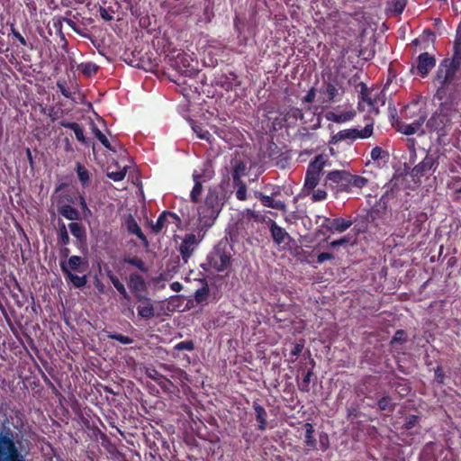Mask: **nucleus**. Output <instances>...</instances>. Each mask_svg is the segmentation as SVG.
Instances as JSON below:
<instances>
[{"instance_id":"47","label":"nucleus","mask_w":461,"mask_h":461,"mask_svg":"<svg viewBox=\"0 0 461 461\" xmlns=\"http://www.w3.org/2000/svg\"><path fill=\"white\" fill-rule=\"evenodd\" d=\"M378 407L382 411H391L393 410V403L389 397H383L378 402Z\"/></svg>"},{"instance_id":"8","label":"nucleus","mask_w":461,"mask_h":461,"mask_svg":"<svg viewBox=\"0 0 461 461\" xmlns=\"http://www.w3.org/2000/svg\"><path fill=\"white\" fill-rule=\"evenodd\" d=\"M212 176L213 171L212 170L211 166L208 164H203L201 170H194L193 172L192 176L194 185L190 193V198L192 202L197 203L199 201L203 191V184L209 181Z\"/></svg>"},{"instance_id":"40","label":"nucleus","mask_w":461,"mask_h":461,"mask_svg":"<svg viewBox=\"0 0 461 461\" xmlns=\"http://www.w3.org/2000/svg\"><path fill=\"white\" fill-rule=\"evenodd\" d=\"M193 131L196 133L197 137L201 140H205L207 141H210L211 134L208 131L203 130L199 125H193L192 126Z\"/></svg>"},{"instance_id":"18","label":"nucleus","mask_w":461,"mask_h":461,"mask_svg":"<svg viewBox=\"0 0 461 461\" xmlns=\"http://www.w3.org/2000/svg\"><path fill=\"white\" fill-rule=\"evenodd\" d=\"M255 196L258 198L261 201L262 204L266 207H269L279 211H285L286 209L285 203L279 200H275L272 196L265 195L260 192H256Z\"/></svg>"},{"instance_id":"1","label":"nucleus","mask_w":461,"mask_h":461,"mask_svg":"<svg viewBox=\"0 0 461 461\" xmlns=\"http://www.w3.org/2000/svg\"><path fill=\"white\" fill-rule=\"evenodd\" d=\"M222 203L216 187L209 188L204 203L198 208V221L210 228L221 210Z\"/></svg>"},{"instance_id":"14","label":"nucleus","mask_w":461,"mask_h":461,"mask_svg":"<svg viewBox=\"0 0 461 461\" xmlns=\"http://www.w3.org/2000/svg\"><path fill=\"white\" fill-rule=\"evenodd\" d=\"M128 286L136 299L146 296L147 285L141 276L131 274L128 280Z\"/></svg>"},{"instance_id":"24","label":"nucleus","mask_w":461,"mask_h":461,"mask_svg":"<svg viewBox=\"0 0 461 461\" xmlns=\"http://www.w3.org/2000/svg\"><path fill=\"white\" fill-rule=\"evenodd\" d=\"M126 175V166L120 167L117 163L113 165H110L107 167V176L115 181H121L125 177Z\"/></svg>"},{"instance_id":"49","label":"nucleus","mask_w":461,"mask_h":461,"mask_svg":"<svg viewBox=\"0 0 461 461\" xmlns=\"http://www.w3.org/2000/svg\"><path fill=\"white\" fill-rule=\"evenodd\" d=\"M399 131L405 135H412V134L416 133V131L413 130L411 125H410L409 123H404V122L400 124Z\"/></svg>"},{"instance_id":"44","label":"nucleus","mask_w":461,"mask_h":461,"mask_svg":"<svg viewBox=\"0 0 461 461\" xmlns=\"http://www.w3.org/2000/svg\"><path fill=\"white\" fill-rule=\"evenodd\" d=\"M311 376H312V372L311 371H308L304 375L303 378L299 383V388H300L301 391H303V392H308L309 391Z\"/></svg>"},{"instance_id":"31","label":"nucleus","mask_w":461,"mask_h":461,"mask_svg":"<svg viewBox=\"0 0 461 461\" xmlns=\"http://www.w3.org/2000/svg\"><path fill=\"white\" fill-rule=\"evenodd\" d=\"M66 277L73 284V285L77 288H81L86 284V276H77L73 274L72 272L64 273Z\"/></svg>"},{"instance_id":"55","label":"nucleus","mask_w":461,"mask_h":461,"mask_svg":"<svg viewBox=\"0 0 461 461\" xmlns=\"http://www.w3.org/2000/svg\"><path fill=\"white\" fill-rule=\"evenodd\" d=\"M303 348V344H302V343L295 344L294 348L291 351V355L294 357L299 356L302 353Z\"/></svg>"},{"instance_id":"52","label":"nucleus","mask_w":461,"mask_h":461,"mask_svg":"<svg viewBox=\"0 0 461 461\" xmlns=\"http://www.w3.org/2000/svg\"><path fill=\"white\" fill-rule=\"evenodd\" d=\"M97 71V67L95 64H86L83 72L86 75H92Z\"/></svg>"},{"instance_id":"3","label":"nucleus","mask_w":461,"mask_h":461,"mask_svg":"<svg viewBox=\"0 0 461 461\" xmlns=\"http://www.w3.org/2000/svg\"><path fill=\"white\" fill-rule=\"evenodd\" d=\"M457 111L449 108L447 104H442L439 109L429 119L427 127L438 135H445L450 127L454 119H459Z\"/></svg>"},{"instance_id":"10","label":"nucleus","mask_w":461,"mask_h":461,"mask_svg":"<svg viewBox=\"0 0 461 461\" xmlns=\"http://www.w3.org/2000/svg\"><path fill=\"white\" fill-rule=\"evenodd\" d=\"M0 461H23L12 438L0 436Z\"/></svg>"},{"instance_id":"15","label":"nucleus","mask_w":461,"mask_h":461,"mask_svg":"<svg viewBox=\"0 0 461 461\" xmlns=\"http://www.w3.org/2000/svg\"><path fill=\"white\" fill-rule=\"evenodd\" d=\"M60 267L63 273L80 272L83 273L87 268V262L79 256H71L67 262H61Z\"/></svg>"},{"instance_id":"38","label":"nucleus","mask_w":461,"mask_h":461,"mask_svg":"<svg viewBox=\"0 0 461 461\" xmlns=\"http://www.w3.org/2000/svg\"><path fill=\"white\" fill-rule=\"evenodd\" d=\"M59 241L62 245H67L69 243V236L67 230V227L64 223L59 225Z\"/></svg>"},{"instance_id":"62","label":"nucleus","mask_w":461,"mask_h":461,"mask_svg":"<svg viewBox=\"0 0 461 461\" xmlns=\"http://www.w3.org/2000/svg\"><path fill=\"white\" fill-rule=\"evenodd\" d=\"M59 87L60 89V92L61 94L65 96V97H68L69 98L70 97V93L68 90H67L65 87H63L62 86L59 85Z\"/></svg>"},{"instance_id":"20","label":"nucleus","mask_w":461,"mask_h":461,"mask_svg":"<svg viewBox=\"0 0 461 461\" xmlns=\"http://www.w3.org/2000/svg\"><path fill=\"white\" fill-rule=\"evenodd\" d=\"M356 116V112L354 110H348L342 113H334L330 112L327 113L326 118L329 121L337 122V123H342L345 122L351 121Z\"/></svg>"},{"instance_id":"17","label":"nucleus","mask_w":461,"mask_h":461,"mask_svg":"<svg viewBox=\"0 0 461 461\" xmlns=\"http://www.w3.org/2000/svg\"><path fill=\"white\" fill-rule=\"evenodd\" d=\"M436 60L433 56L428 52H423L418 57L417 70L422 77L426 76L429 71L434 68Z\"/></svg>"},{"instance_id":"9","label":"nucleus","mask_w":461,"mask_h":461,"mask_svg":"<svg viewBox=\"0 0 461 461\" xmlns=\"http://www.w3.org/2000/svg\"><path fill=\"white\" fill-rule=\"evenodd\" d=\"M436 167V159L432 156L427 155L422 161L411 169V176L415 183H419L423 176L430 175Z\"/></svg>"},{"instance_id":"46","label":"nucleus","mask_w":461,"mask_h":461,"mask_svg":"<svg viewBox=\"0 0 461 461\" xmlns=\"http://www.w3.org/2000/svg\"><path fill=\"white\" fill-rule=\"evenodd\" d=\"M327 198V192L324 189L319 188L313 191L312 200L313 202H321Z\"/></svg>"},{"instance_id":"16","label":"nucleus","mask_w":461,"mask_h":461,"mask_svg":"<svg viewBox=\"0 0 461 461\" xmlns=\"http://www.w3.org/2000/svg\"><path fill=\"white\" fill-rule=\"evenodd\" d=\"M172 67L180 74L189 77L194 69L191 67L190 58L185 53L179 52L172 62Z\"/></svg>"},{"instance_id":"34","label":"nucleus","mask_w":461,"mask_h":461,"mask_svg":"<svg viewBox=\"0 0 461 461\" xmlns=\"http://www.w3.org/2000/svg\"><path fill=\"white\" fill-rule=\"evenodd\" d=\"M68 229L71 232V234L76 237L78 240H81L85 236V229L84 227L77 223V222H72L68 224Z\"/></svg>"},{"instance_id":"28","label":"nucleus","mask_w":461,"mask_h":461,"mask_svg":"<svg viewBox=\"0 0 461 461\" xmlns=\"http://www.w3.org/2000/svg\"><path fill=\"white\" fill-rule=\"evenodd\" d=\"M61 125L65 128L72 130L76 135L77 140L82 143H86L84 131L79 124L76 122H61Z\"/></svg>"},{"instance_id":"26","label":"nucleus","mask_w":461,"mask_h":461,"mask_svg":"<svg viewBox=\"0 0 461 461\" xmlns=\"http://www.w3.org/2000/svg\"><path fill=\"white\" fill-rule=\"evenodd\" d=\"M127 230L130 233L136 235L140 240H146V237L142 233L140 227L132 217L127 220Z\"/></svg>"},{"instance_id":"22","label":"nucleus","mask_w":461,"mask_h":461,"mask_svg":"<svg viewBox=\"0 0 461 461\" xmlns=\"http://www.w3.org/2000/svg\"><path fill=\"white\" fill-rule=\"evenodd\" d=\"M170 220H176V215L171 212H164L158 218L156 223L152 226L154 232L158 233L171 222Z\"/></svg>"},{"instance_id":"45","label":"nucleus","mask_w":461,"mask_h":461,"mask_svg":"<svg viewBox=\"0 0 461 461\" xmlns=\"http://www.w3.org/2000/svg\"><path fill=\"white\" fill-rule=\"evenodd\" d=\"M385 156L386 153L380 147L373 148L370 153L371 158L375 161L383 159Z\"/></svg>"},{"instance_id":"21","label":"nucleus","mask_w":461,"mask_h":461,"mask_svg":"<svg viewBox=\"0 0 461 461\" xmlns=\"http://www.w3.org/2000/svg\"><path fill=\"white\" fill-rule=\"evenodd\" d=\"M387 200L383 196L375 204L370 212V217L373 220L384 219L387 211Z\"/></svg>"},{"instance_id":"64","label":"nucleus","mask_w":461,"mask_h":461,"mask_svg":"<svg viewBox=\"0 0 461 461\" xmlns=\"http://www.w3.org/2000/svg\"><path fill=\"white\" fill-rule=\"evenodd\" d=\"M436 376H437V380H438V383H442L443 382V376L440 374L439 368H438L436 370Z\"/></svg>"},{"instance_id":"59","label":"nucleus","mask_w":461,"mask_h":461,"mask_svg":"<svg viewBox=\"0 0 461 461\" xmlns=\"http://www.w3.org/2000/svg\"><path fill=\"white\" fill-rule=\"evenodd\" d=\"M170 288L174 291V292H180L183 288L182 285L179 283V282H173L171 285H170Z\"/></svg>"},{"instance_id":"48","label":"nucleus","mask_w":461,"mask_h":461,"mask_svg":"<svg viewBox=\"0 0 461 461\" xmlns=\"http://www.w3.org/2000/svg\"><path fill=\"white\" fill-rule=\"evenodd\" d=\"M208 287L204 286L195 292L194 297L198 303H202L208 295Z\"/></svg>"},{"instance_id":"33","label":"nucleus","mask_w":461,"mask_h":461,"mask_svg":"<svg viewBox=\"0 0 461 461\" xmlns=\"http://www.w3.org/2000/svg\"><path fill=\"white\" fill-rule=\"evenodd\" d=\"M110 281L113 285V286L117 289V291L123 296V298L129 300L130 295L126 291L124 285L119 280V278L113 274L110 273L108 275Z\"/></svg>"},{"instance_id":"13","label":"nucleus","mask_w":461,"mask_h":461,"mask_svg":"<svg viewBox=\"0 0 461 461\" xmlns=\"http://www.w3.org/2000/svg\"><path fill=\"white\" fill-rule=\"evenodd\" d=\"M138 315L144 320H150L156 315L154 302L148 296L136 299Z\"/></svg>"},{"instance_id":"60","label":"nucleus","mask_w":461,"mask_h":461,"mask_svg":"<svg viewBox=\"0 0 461 461\" xmlns=\"http://www.w3.org/2000/svg\"><path fill=\"white\" fill-rule=\"evenodd\" d=\"M321 445L322 447L323 450H326L328 448V438L326 435L320 437Z\"/></svg>"},{"instance_id":"51","label":"nucleus","mask_w":461,"mask_h":461,"mask_svg":"<svg viewBox=\"0 0 461 461\" xmlns=\"http://www.w3.org/2000/svg\"><path fill=\"white\" fill-rule=\"evenodd\" d=\"M147 375L149 378H151L152 380L156 381V382H159L161 379L164 378V376L159 374L157 370L155 369H152V370H149L147 372Z\"/></svg>"},{"instance_id":"29","label":"nucleus","mask_w":461,"mask_h":461,"mask_svg":"<svg viewBox=\"0 0 461 461\" xmlns=\"http://www.w3.org/2000/svg\"><path fill=\"white\" fill-rule=\"evenodd\" d=\"M305 429V444L312 449L316 448V439L313 437L314 429L311 423L304 424Z\"/></svg>"},{"instance_id":"2","label":"nucleus","mask_w":461,"mask_h":461,"mask_svg":"<svg viewBox=\"0 0 461 461\" xmlns=\"http://www.w3.org/2000/svg\"><path fill=\"white\" fill-rule=\"evenodd\" d=\"M459 67V65L450 62L449 59H444L440 63L434 79V84L437 87L436 96L439 100L445 97L446 91L453 84Z\"/></svg>"},{"instance_id":"35","label":"nucleus","mask_w":461,"mask_h":461,"mask_svg":"<svg viewBox=\"0 0 461 461\" xmlns=\"http://www.w3.org/2000/svg\"><path fill=\"white\" fill-rule=\"evenodd\" d=\"M95 136L99 140V141L108 149L115 152V149L113 148L106 138V136L97 128L93 129Z\"/></svg>"},{"instance_id":"27","label":"nucleus","mask_w":461,"mask_h":461,"mask_svg":"<svg viewBox=\"0 0 461 461\" xmlns=\"http://www.w3.org/2000/svg\"><path fill=\"white\" fill-rule=\"evenodd\" d=\"M59 212L63 217L69 221H77L79 219L78 212L68 204L62 205Z\"/></svg>"},{"instance_id":"5","label":"nucleus","mask_w":461,"mask_h":461,"mask_svg":"<svg viewBox=\"0 0 461 461\" xmlns=\"http://www.w3.org/2000/svg\"><path fill=\"white\" fill-rule=\"evenodd\" d=\"M326 166L329 164L328 156L325 154H320L310 162L304 180V188L307 190H314L320 182L321 172Z\"/></svg>"},{"instance_id":"56","label":"nucleus","mask_w":461,"mask_h":461,"mask_svg":"<svg viewBox=\"0 0 461 461\" xmlns=\"http://www.w3.org/2000/svg\"><path fill=\"white\" fill-rule=\"evenodd\" d=\"M346 242H348V239L344 237V238H341L339 240H336L331 241L330 245V247L335 248V247L340 246V245H342V244H344Z\"/></svg>"},{"instance_id":"37","label":"nucleus","mask_w":461,"mask_h":461,"mask_svg":"<svg viewBox=\"0 0 461 461\" xmlns=\"http://www.w3.org/2000/svg\"><path fill=\"white\" fill-rule=\"evenodd\" d=\"M124 261L126 263L137 267L138 269H140L142 272L148 271V268L146 267L145 263L143 262V260H141L139 258H125Z\"/></svg>"},{"instance_id":"32","label":"nucleus","mask_w":461,"mask_h":461,"mask_svg":"<svg viewBox=\"0 0 461 461\" xmlns=\"http://www.w3.org/2000/svg\"><path fill=\"white\" fill-rule=\"evenodd\" d=\"M349 191L352 187L363 188L368 183V180L361 176L349 174Z\"/></svg>"},{"instance_id":"30","label":"nucleus","mask_w":461,"mask_h":461,"mask_svg":"<svg viewBox=\"0 0 461 461\" xmlns=\"http://www.w3.org/2000/svg\"><path fill=\"white\" fill-rule=\"evenodd\" d=\"M246 170H247V167H246L245 163H243L242 161H240V160H235L234 164H233V172H232L233 181L234 182L241 181L240 177L245 175Z\"/></svg>"},{"instance_id":"39","label":"nucleus","mask_w":461,"mask_h":461,"mask_svg":"<svg viewBox=\"0 0 461 461\" xmlns=\"http://www.w3.org/2000/svg\"><path fill=\"white\" fill-rule=\"evenodd\" d=\"M77 173L80 182L86 185L89 180V175L87 169L82 165L78 164L77 167Z\"/></svg>"},{"instance_id":"4","label":"nucleus","mask_w":461,"mask_h":461,"mask_svg":"<svg viewBox=\"0 0 461 461\" xmlns=\"http://www.w3.org/2000/svg\"><path fill=\"white\" fill-rule=\"evenodd\" d=\"M208 229L209 228H203V225L198 221L196 232L187 233L185 235L181 244L179 245V252L185 262H187L193 253L196 250Z\"/></svg>"},{"instance_id":"53","label":"nucleus","mask_w":461,"mask_h":461,"mask_svg":"<svg viewBox=\"0 0 461 461\" xmlns=\"http://www.w3.org/2000/svg\"><path fill=\"white\" fill-rule=\"evenodd\" d=\"M405 340V332L403 330H397L394 334L392 342H402Z\"/></svg>"},{"instance_id":"43","label":"nucleus","mask_w":461,"mask_h":461,"mask_svg":"<svg viewBox=\"0 0 461 461\" xmlns=\"http://www.w3.org/2000/svg\"><path fill=\"white\" fill-rule=\"evenodd\" d=\"M194 345L192 340L181 341V342L176 344L174 347V348L177 351H181V350L192 351L194 349Z\"/></svg>"},{"instance_id":"23","label":"nucleus","mask_w":461,"mask_h":461,"mask_svg":"<svg viewBox=\"0 0 461 461\" xmlns=\"http://www.w3.org/2000/svg\"><path fill=\"white\" fill-rule=\"evenodd\" d=\"M270 230L274 241L278 245L284 243L286 238L289 237L285 230L278 226L276 222L274 221H271Z\"/></svg>"},{"instance_id":"25","label":"nucleus","mask_w":461,"mask_h":461,"mask_svg":"<svg viewBox=\"0 0 461 461\" xmlns=\"http://www.w3.org/2000/svg\"><path fill=\"white\" fill-rule=\"evenodd\" d=\"M253 409L255 411L256 420L258 423V429L265 430L266 427H267V418L266 410L264 409L263 406H261L257 402H255L253 403Z\"/></svg>"},{"instance_id":"11","label":"nucleus","mask_w":461,"mask_h":461,"mask_svg":"<svg viewBox=\"0 0 461 461\" xmlns=\"http://www.w3.org/2000/svg\"><path fill=\"white\" fill-rule=\"evenodd\" d=\"M367 106V111L377 114L379 113V105L384 104V95L373 94L372 92H362L361 101L358 104V107L361 110H365V105Z\"/></svg>"},{"instance_id":"63","label":"nucleus","mask_w":461,"mask_h":461,"mask_svg":"<svg viewBox=\"0 0 461 461\" xmlns=\"http://www.w3.org/2000/svg\"><path fill=\"white\" fill-rule=\"evenodd\" d=\"M399 387H401V389L399 390V393H400L401 395H405V394H407V393H408V392H409L408 387H405V386H402V385H400Z\"/></svg>"},{"instance_id":"41","label":"nucleus","mask_w":461,"mask_h":461,"mask_svg":"<svg viewBox=\"0 0 461 461\" xmlns=\"http://www.w3.org/2000/svg\"><path fill=\"white\" fill-rule=\"evenodd\" d=\"M425 119H426V115L424 113H422L421 114H420L418 120H416L413 122L409 123V124L411 125L413 130L416 131V133H423L422 125L425 122Z\"/></svg>"},{"instance_id":"54","label":"nucleus","mask_w":461,"mask_h":461,"mask_svg":"<svg viewBox=\"0 0 461 461\" xmlns=\"http://www.w3.org/2000/svg\"><path fill=\"white\" fill-rule=\"evenodd\" d=\"M333 258V255L328 252H322L318 256L317 262L319 264L323 263L326 260H330Z\"/></svg>"},{"instance_id":"36","label":"nucleus","mask_w":461,"mask_h":461,"mask_svg":"<svg viewBox=\"0 0 461 461\" xmlns=\"http://www.w3.org/2000/svg\"><path fill=\"white\" fill-rule=\"evenodd\" d=\"M237 186L236 190V197L240 201H245L247 199V187L242 181L234 182Z\"/></svg>"},{"instance_id":"6","label":"nucleus","mask_w":461,"mask_h":461,"mask_svg":"<svg viewBox=\"0 0 461 461\" xmlns=\"http://www.w3.org/2000/svg\"><path fill=\"white\" fill-rule=\"evenodd\" d=\"M349 174L347 170H332L327 173L324 185L335 192H349Z\"/></svg>"},{"instance_id":"12","label":"nucleus","mask_w":461,"mask_h":461,"mask_svg":"<svg viewBox=\"0 0 461 461\" xmlns=\"http://www.w3.org/2000/svg\"><path fill=\"white\" fill-rule=\"evenodd\" d=\"M209 265L218 272L224 271L230 264V258L224 251L216 249L208 258Z\"/></svg>"},{"instance_id":"19","label":"nucleus","mask_w":461,"mask_h":461,"mask_svg":"<svg viewBox=\"0 0 461 461\" xmlns=\"http://www.w3.org/2000/svg\"><path fill=\"white\" fill-rule=\"evenodd\" d=\"M326 221H328L327 229L331 231L343 232L352 225L350 220H345L343 218H336L333 220L326 219Z\"/></svg>"},{"instance_id":"42","label":"nucleus","mask_w":461,"mask_h":461,"mask_svg":"<svg viewBox=\"0 0 461 461\" xmlns=\"http://www.w3.org/2000/svg\"><path fill=\"white\" fill-rule=\"evenodd\" d=\"M108 338L115 339L124 345L131 344L133 342V339L130 337L117 333H109Z\"/></svg>"},{"instance_id":"50","label":"nucleus","mask_w":461,"mask_h":461,"mask_svg":"<svg viewBox=\"0 0 461 461\" xmlns=\"http://www.w3.org/2000/svg\"><path fill=\"white\" fill-rule=\"evenodd\" d=\"M338 89L332 84H328L326 86V95H328L330 100H334L338 95Z\"/></svg>"},{"instance_id":"7","label":"nucleus","mask_w":461,"mask_h":461,"mask_svg":"<svg viewBox=\"0 0 461 461\" xmlns=\"http://www.w3.org/2000/svg\"><path fill=\"white\" fill-rule=\"evenodd\" d=\"M373 134V122H368L363 129L352 128L338 131L332 136L330 142L338 143L343 140L367 139Z\"/></svg>"},{"instance_id":"61","label":"nucleus","mask_w":461,"mask_h":461,"mask_svg":"<svg viewBox=\"0 0 461 461\" xmlns=\"http://www.w3.org/2000/svg\"><path fill=\"white\" fill-rule=\"evenodd\" d=\"M417 422V417L416 416H411L409 418L408 421H407V428L408 429H411L412 428Z\"/></svg>"},{"instance_id":"58","label":"nucleus","mask_w":461,"mask_h":461,"mask_svg":"<svg viewBox=\"0 0 461 461\" xmlns=\"http://www.w3.org/2000/svg\"><path fill=\"white\" fill-rule=\"evenodd\" d=\"M79 205L84 212H87L90 213V210L88 209V207L86 205V200L82 196L79 197Z\"/></svg>"},{"instance_id":"57","label":"nucleus","mask_w":461,"mask_h":461,"mask_svg":"<svg viewBox=\"0 0 461 461\" xmlns=\"http://www.w3.org/2000/svg\"><path fill=\"white\" fill-rule=\"evenodd\" d=\"M13 34L20 41L22 45H26V40L21 35L20 32L14 31Z\"/></svg>"}]
</instances>
